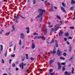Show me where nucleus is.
Masks as SVG:
<instances>
[{"label": "nucleus", "instance_id": "8", "mask_svg": "<svg viewBox=\"0 0 75 75\" xmlns=\"http://www.w3.org/2000/svg\"><path fill=\"white\" fill-rule=\"evenodd\" d=\"M57 64L59 67L58 69H61V64H60V63L57 62Z\"/></svg>", "mask_w": 75, "mask_h": 75}, {"label": "nucleus", "instance_id": "51", "mask_svg": "<svg viewBox=\"0 0 75 75\" xmlns=\"http://www.w3.org/2000/svg\"><path fill=\"white\" fill-rule=\"evenodd\" d=\"M54 73H50V75H54Z\"/></svg>", "mask_w": 75, "mask_h": 75}, {"label": "nucleus", "instance_id": "63", "mask_svg": "<svg viewBox=\"0 0 75 75\" xmlns=\"http://www.w3.org/2000/svg\"><path fill=\"white\" fill-rule=\"evenodd\" d=\"M3 75H7V74H3Z\"/></svg>", "mask_w": 75, "mask_h": 75}, {"label": "nucleus", "instance_id": "22", "mask_svg": "<svg viewBox=\"0 0 75 75\" xmlns=\"http://www.w3.org/2000/svg\"><path fill=\"white\" fill-rule=\"evenodd\" d=\"M52 53L53 54H55V53H56V51H55V48H54Z\"/></svg>", "mask_w": 75, "mask_h": 75}, {"label": "nucleus", "instance_id": "11", "mask_svg": "<svg viewBox=\"0 0 75 75\" xmlns=\"http://www.w3.org/2000/svg\"><path fill=\"white\" fill-rule=\"evenodd\" d=\"M63 34V32L60 31L59 33V37H61L62 35V34Z\"/></svg>", "mask_w": 75, "mask_h": 75}, {"label": "nucleus", "instance_id": "16", "mask_svg": "<svg viewBox=\"0 0 75 75\" xmlns=\"http://www.w3.org/2000/svg\"><path fill=\"white\" fill-rule=\"evenodd\" d=\"M65 35L66 37H68V36H69V33H66L65 34Z\"/></svg>", "mask_w": 75, "mask_h": 75}, {"label": "nucleus", "instance_id": "50", "mask_svg": "<svg viewBox=\"0 0 75 75\" xmlns=\"http://www.w3.org/2000/svg\"><path fill=\"white\" fill-rule=\"evenodd\" d=\"M20 17H21V18H25L23 17L22 16H20Z\"/></svg>", "mask_w": 75, "mask_h": 75}, {"label": "nucleus", "instance_id": "35", "mask_svg": "<svg viewBox=\"0 0 75 75\" xmlns=\"http://www.w3.org/2000/svg\"><path fill=\"white\" fill-rule=\"evenodd\" d=\"M11 57H15V54H13L12 55H11Z\"/></svg>", "mask_w": 75, "mask_h": 75}, {"label": "nucleus", "instance_id": "18", "mask_svg": "<svg viewBox=\"0 0 75 75\" xmlns=\"http://www.w3.org/2000/svg\"><path fill=\"white\" fill-rule=\"evenodd\" d=\"M21 66H24V64L23 63H22L21 64H20V68H21Z\"/></svg>", "mask_w": 75, "mask_h": 75}, {"label": "nucleus", "instance_id": "7", "mask_svg": "<svg viewBox=\"0 0 75 75\" xmlns=\"http://www.w3.org/2000/svg\"><path fill=\"white\" fill-rule=\"evenodd\" d=\"M1 48L0 49V54L1 52V51H3V47L2 45H1Z\"/></svg>", "mask_w": 75, "mask_h": 75}, {"label": "nucleus", "instance_id": "34", "mask_svg": "<svg viewBox=\"0 0 75 75\" xmlns=\"http://www.w3.org/2000/svg\"><path fill=\"white\" fill-rule=\"evenodd\" d=\"M10 32L7 33L5 34V35H8L10 34Z\"/></svg>", "mask_w": 75, "mask_h": 75}, {"label": "nucleus", "instance_id": "47", "mask_svg": "<svg viewBox=\"0 0 75 75\" xmlns=\"http://www.w3.org/2000/svg\"><path fill=\"white\" fill-rule=\"evenodd\" d=\"M64 40L65 41H67V39L66 38H64Z\"/></svg>", "mask_w": 75, "mask_h": 75}, {"label": "nucleus", "instance_id": "56", "mask_svg": "<svg viewBox=\"0 0 75 75\" xmlns=\"http://www.w3.org/2000/svg\"><path fill=\"white\" fill-rule=\"evenodd\" d=\"M33 4H35L36 3L35 1L33 0Z\"/></svg>", "mask_w": 75, "mask_h": 75}, {"label": "nucleus", "instance_id": "60", "mask_svg": "<svg viewBox=\"0 0 75 75\" xmlns=\"http://www.w3.org/2000/svg\"><path fill=\"white\" fill-rule=\"evenodd\" d=\"M68 38H69V39H72V37H69Z\"/></svg>", "mask_w": 75, "mask_h": 75}, {"label": "nucleus", "instance_id": "10", "mask_svg": "<svg viewBox=\"0 0 75 75\" xmlns=\"http://www.w3.org/2000/svg\"><path fill=\"white\" fill-rule=\"evenodd\" d=\"M64 74L66 75H71V73H69V72L66 71L65 72Z\"/></svg>", "mask_w": 75, "mask_h": 75}, {"label": "nucleus", "instance_id": "6", "mask_svg": "<svg viewBox=\"0 0 75 75\" xmlns=\"http://www.w3.org/2000/svg\"><path fill=\"white\" fill-rule=\"evenodd\" d=\"M21 38L22 39H24V35L23 33L21 34Z\"/></svg>", "mask_w": 75, "mask_h": 75}, {"label": "nucleus", "instance_id": "4", "mask_svg": "<svg viewBox=\"0 0 75 75\" xmlns=\"http://www.w3.org/2000/svg\"><path fill=\"white\" fill-rule=\"evenodd\" d=\"M43 28L42 29L43 31H45L44 35H45L47 34V28L43 26Z\"/></svg>", "mask_w": 75, "mask_h": 75}, {"label": "nucleus", "instance_id": "5", "mask_svg": "<svg viewBox=\"0 0 75 75\" xmlns=\"http://www.w3.org/2000/svg\"><path fill=\"white\" fill-rule=\"evenodd\" d=\"M54 41L55 42V40L54 41V40H52L50 42V40H48L47 41V44H50V43H53V42H54Z\"/></svg>", "mask_w": 75, "mask_h": 75}, {"label": "nucleus", "instance_id": "55", "mask_svg": "<svg viewBox=\"0 0 75 75\" xmlns=\"http://www.w3.org/2000/svg\"><path fill=\"white\" fill-rule=\"evenodd\" d=\"M29 33H30V31L29 30L27 31V34H28Z\"/></svg>", "mask_w": 75, "mask_h": 75}, {"label": "nucleus", "instance_id": "17", "mask_svg": "<svg viewBox=\"0 0 75 75\" xmlns=\"http://www.w3.org/2000/svg\"><path fill=\"white\" fill-rule=\"evenodd\" d=\"M55 42L56 43V47H58V44H57V41L55 40Z\"/></svg>", "mask_w": 75, "mask_h": 75}, {"label": "nucleus", "instance_id": "41", "mask_svg": "<svg viewBox=\"0 0 75 75\" xmlns=\"http://www.w3.org/2000/svg\"><path fill=\"white\" fill-rule=\"evenodd\" d=\"M38 38V36H36L34 38V40H36V39Z\"/></svg>", "mask_w": 75, "mask_h": 75}, {"label": "nucleus", "instance_id": "1", "mask_svg": "<svg viewBox=\"0 0 75 75\" xmlns=\"http://www.w3.org/2000/svg\"><path fill=\"white\" fill-rule=\"evenodd\" d=\"M38 12L39 13H40L39 14L38 16L36 18V19L39 18V22H41L42 20V15H43V13H45V11L44 10L41 9H39L38 10Z\"/></svg>", "mask_w": 75, "mask_h": 75}, {"label": "nucleus", "instance_id": "13", "mask_svg": "<svg viewBox=\"0 0 75 75\" xmlns=\"http://www.w3.org/2000/svg\"><path fill=\"white\" fill-rule=\"evenodd\" d=\"M60 8H61V10L63 12H65V9L63 7H61Z\"/></svg>", "mask_w": 75, "mask_h": 75}, {"label": "nucleus", "instance_id": "14", "mask_svg": "<svg viewBox=\"0 0 75 75\" xmlns=\"http://www.w3.org/2000/svg\"><path fill=\"white\" fill-rule=\"evenodd\" d=\"M60 23H61L62 24H63L64 23H65V21H60Z\"/></svg>", "mask_w": 75, "mask_h": 75}, {"label": "nucleus", "instance_id": "32", "mask_svg": "<svg viewBox=\"0 0 75 75\" xmlns=\"http://www.w3.org/2000/svg\"><path fill=\"white\" fill-rule=\"evenodd\" d=\"M70 29H72V30H73V29H74V27L73 26H71L70 27Z\"/></svg>", "mask_w": 75, "mask_h": 75}, {"label": "nucleus", "instance_id": "29", "mask_svg": "<svg viewBox=\"0 0 75 75\" xmlns=\"http://www.w3.org/2000/svg\"><path fill=\"white\" fill-rule=\"evenodd\" d=\"M19 44L20 45H21V40H20Z\"/></svg>", "mask_w": 75, "mask_h": 75}, {"label": "nucleus", "instance_id": "61", "mask_svg": "<svg viewBox=\"0 0 75 75\" xmlns=\"http://www.w3.org/2000/svg\"><path fill=\"white\" fill-rule=\"evenodd\" d=\"M22 61H24V58H23L22 60Z\"/></svg>", "mask_w": 75, "mask_h": 75}, {"label": "nucleus", "instance_id": "36", "mask_svg": "<svg viewBox=\"0 0 75 75\" xmlns=\"http://www.w3.org/2000/svg\"><path fill=\"white\" fill-rule=\"evenodd\" d=\"M2 64H4V61L3 59H2Z\"/></svg>", "mask_w": 75, "mask_h": 75}, {"label": "nucleus", "instance_id": "3", "mask_svg": "<svg viewBox=\"0 0 75 75\" xmlns=\"http://www.w3.org/2000/svg\"><path fill=\"white\" fill-rule=\"evenodd\" d=\"M57 54L58 56H61V54H62V52L59 50V49H58L57 50Z\"/></svg>", "mask_w": 75, "mask_h": 75}, {"label": "nucleus", "instance_id": "42", "mask_svg": "<svg viewBox=\"0 0 75 75\" xmlns=\"http://www.w3.org/2000/svg\"><path fill=\"white\" fill-rule=\"evenodd\" d=\"M42 59H45V56H43L42 57Z\"/></svg>", "mask_w": 75, "mask_h": 75}, {"label": "nucleus", "instance_id": "28", "mask_svg": "<svg viewBox=\"0 0 75 75\" xmlns=\"http://www.w3.org/2000/svg\"><path fill=\"white\" fill-rule=\"evenodd\" d=\"M62 5L63 7H65L66 5L64 2L62 3Z\"/></svg>", "mask_w": 75, "mask_h": 75}, {"label": "nucleus", "instance_id": "31", "mask_svg": "<svg viewBox=\"0 0 75 75\" xmlns=\"http://www.w3.org/2000/svg\"><path fill=\"white\" fill-rule=\"evenodd\" d=\"M60 58L61 59H63V60H64L65 59V58L62 57H60Z\"/></svg>", "mask_w": 75, "mask_h": 75}, {"label": "nucleus", "instance_id": "27", "mask_svg": "<svg viewBox=\"0 0 75 75\" xmlns=\"http://www.w3.org/2000/svg\"><path fill=\"white\" fill-rule=\"evenodd\" d=\"M53 71V70L52 69H49V72H50V73H51V72H52V71Z\"/></svg>", "mask_w": 75, "mask_h": 75}, {"label": "nucleus", "instance_id": "53", "mask_svg": "<svg viewBox=\"0 0 75 75\" xmlns=\"http://www.w3.org/2000/svg\"><path fill=\"white\" fill-rule=\"evenodd\" d=\"M23 66H21L22 69H24V67Z\"/></svg>", "mask_w": 75, "mask_h": 75}, {"label": "nucleus", "instance_id": "37", "mask_svg": "<svg viewBox=\"0 0 75 75\" xmlns=\"http://www.w3.org/2000/svg\"><path fill=\"white\" fill-rule=\"evenodd\" d=\"M12 28H13V30H15V28H14V25L12 26Z\"/></svg>", "mask_w": 75, "mask_h": 75}, {"label": "nucleus", "instance_id": "9", "mask_svg": "<svg viewBox=\"0 0 75 75\" xmlns=\"http://www.w3.org/2000/svg\"><path fill=\"white\" fill-rule=\"evenodd\" d=\"M44 4L46 5H49V4H50V3H49L47 2V1H46L44 2Z\"/></svg>", "mask_w": 75, "mask_h": 75}, {"label": "nucleus", "instance_id": "2", "mask_svg": "<svg viewBox=\"0 0 75 75\" xmlns=\"http://www.w3.org/2000/svg\"><path fill=\"white\" fill-rule=\"evenodd\" d=\"M59 27V24H57L55 25L54 27V28H55L54 29V30L55 31H57V30H58L59 29L58 27Z\"/></svg>", "mask_w": 75, "mask_h": 75}, {"label": "nucleus", "instance_id": "38", "mask_svg": "<svg viewBox=\"0 0 75 75\" xmlns=\"http://www.w3.org/2000/svg\"><path fill=\"white\" fill-rule=\"evenodd\" d=\"M72 48V47H70L69 50V52H71V50Z\"/></svg>", "mask_w": 75, "mask_h": 75}, {"label": "nucleus", "instance_id": "52", "mask_svg": "<svg viewBox=\"0 0 75 75\" xmlns=\"http://www.w3.org/2000/svg\"><path fill=\"white\" fill-rule=\"evenodd\" d=\"M66 43H67V44H68V45H69V44H70L69 42H68V41H67L66 42Z\"/></svg>", "mask_w": 75, "mask_h": 75}, {"label": "nucleus", "instance_id": "57", "mask_svg": "<svg viewBox=\"0 0 75 75\" xmlns=\"http://www.w3.org/2000/svg\"><path fill=\"white\" fill-rule=\"evenodd\" d=\"M42 38H43V40H45V37L43 38V37H42Z\"/></svg>", "mask_w": 75, "mask_h": 75}, {"label": "nucleus", "instance_id": "40", "mask_svg": "<svg viewBox=\"0 0 75 75\" xmlns=\"http://www.w3.org/2000/svg\"><path fill=\"white\" fill-rule=\"evenodd\" d=\"M16 45H15L14 48V51H15L16 50Z\"/></svg>", "mask_w": 75, "mask_h": 75}, {"label": "nucleus", "instance_id": "49", "mask_svg": "<svg viewBox=\"0 0 75 75\" xmlns=\"http://www.w3.org/2000/svg\"><path fill=\"white\" fill-rule=\"evenodd\" d=\"M26 30H30V28H29L27 27L26 28Z\"/></svg>", "mask_w": 75, "mask_h": 75}, {"label": "nucleus", "instance_id": "33", "mask_svg": "<svg viewBox=\"0 0 75 75\" xmlns=\"http://www.w3.org/2000/svg\"><path fill=\"white\" fill-rule=\"evenodd\" d=\"M65 70V68H64V67H63L62 70L63 71H64Z\"/></svg>", "mask_w": 75, "mask_h": 75}, {"label": "nucleus", "instance_id": "12", "mask_svg": "<svg viewBox=\"0 0 75 75\" xmlns=\"http://www.w3.org/2000/svg\"><path fill=\"white\" fill-rule=\"evenodd\" d=\"M35 44L34 43H33L32 47V49H34V48H35Z\"/></svg>", "mask_w": 75, "mask_h": 75}, {"label": "nucleus", "instance_id": "45", "mask_svg": "<svg viewBox=\"0 0 75 75\" xmlns=\"http://www.w3.org/2000/svg\"><path fill=\"white\" fill-rule=\"evenodd\" d=\"M5 57H7V51L5 53Z\"/></svg>", "mask_w": 75, "mask_h": 75}, {"label": "nucleus", "instance_id": "19", "mask_svg": "<svg viewBox=\"0 0 75 75\" xmlns=\"http://www.w3.org/2000/svg\"><path fill=\"white\" fill-rule=\"evenodd\" d=\"M57 18L58 19H59V20H61V17H60L58 16V15H57Z\"/></svg>", "mask_w": 75, "mask_h": 75}, {"label": "nucleus", "instance_id": "58", "mask_svg": "<svg viewBox=\"0 0 75 75\" xmlns=\"http://www.w3.org/2000/svg\"><path fill=\"white\" fill-rule=\"evenodd\" d=\"M16 71H18V68H16Z\"/></svg>", "mask_w": 75, "mask_h": 75}, {"label": "nucleus", "instance_id": "62", "mask_svg": "<svg viewBox=\"0 0 75 75\" xmlns=\"http://www.w3.org/2000/svg\"><path fill=\"white\" fill-rule=\"evenodd\" d=\"M54 8H55V9H57V7H55V6H54Z\"/></svg>", "mask_w": 75, "mask_h": 75}, {"label": "nucleus", "instance_id": "26", "mask_svg": "<svg viewBox=\"0 0 75 75\" xmlns=\"http://www.w3.org/2000/svg\"><path fill=\"white\" fill-rule=\"evenodd\" d=\"M26 59H28V54H26Z\"/></svg>", "mask_w": 75, "mask_h": 75}, {"label": "nucleus", "instance_id": "54", "mask_svg": "<svg viewBox=\"0 0 75 75\" xmlns=\"http://www.w3.org/2000/svg\"><path fill=\"white\" fill-rule=\"evenodd\" d=\"M30 59H31V60H34V58H33V57H31Z\"/></svg>", "mask_w": 75, "mask_h": 75}, {"label": "nucleus", "instance_id": "30", "mask_svg": "<svg viewBox=\"0 0 75 75\" xmlns=\"http://www.w3.org/2000/svg\"><path fill=\"white\" fill-rule=\"evenodd\" d=\"M19 17L18 16H17L16 17H15V18L16 19V20H18V19Z\"/></svg>", "mask_w": 75, "mask_h": 75}, {"label": "nucleus", "instance_id": "25", "mask_svg": "<svg viewBox=\"0 0 75 75\" xmlns=\"http://www.w3.org/2000/svg\"><path fill=\"white\" fill-rule=\"evenodd\" d=\"M38 39H41V38H42V36H39L38 37Z\"/></svg>", "mask_w": 75, "mask_h": 75}, {"label": "nucleus", "instance_id": "20", "mask_svg": "<svg viewBox=\"0 0 75 75\" xmlns=\"http://www.w3.org/2000/svg\"><path fill=\"white\" fill-rule=\"evenodd\" d=\"M12 67H16V64L14 63H13L12 64Z\"/></svg>", "mask_w": 75, "mask_h": 75}, {"label": "nucleus", "instance_id": "21", "mask_svg": "<svg viewBox=\"0 0 75 75\" xmlns=\"http://www.w3.org/2000/svg\"><path fill=\"white\" fill-rule=\"evenodd\" d=\"M74 67H72V71H71V73L72 74H74Z\"/></svg>", "mask_w": 75, "mask_h": 75}, {"label": "nucleus", "instance_id": "59", "mask_svg": "<svg viewBox=\"0 0 75 75\" xmlns=\"http://www.w3.org/2000/svg\"><path fill=\"white\" fill-rule=\"evenodd\" d=\"M36 34H37V33H33V35H36Z\"/></svg>", "mask_w": 75, "mask_h": 75}, {"label": "nucleus", "instance_id": "64", "mask_svg": "<svg viewBox=\"0 0 75 75\" xmlns=\"http://www.w3.org/2000/svg\"><path fill=\"white\" fill-rule=\"evenodd\" d=\"M16 23H18V21L17 20L16 21Z\"/></svg>", "mask_w": 75, "mask_h": 75}, {"label": "nucleus", "instance_id": "44", "mask_svg": "<svg viewBox=\"0 0 75 75\" xmlns=\"http://www.w3.org/2000/svg\"><path fill=\"white\" fill-rule=\"evenodd\" d=\"M51 9L52 11H53V8H52V6H51Z\"/></svg>", "mask_w": 75, "mask_h": 75}, {"label": "nucleus", "instance_id": "48", "mask_svg": "<svg viewBox=\"0 0 75 75\" xmlns=\"http://www.w3.org/2000/svg\"><path fill=\"white\" fill-rule=\"evenodd\" d=\"M11 61H12L11 59H10L9 61V63L10 64H11Z\"/></svg>", "mask_w": 75, "mask_h": 75}, {"label": "nucleus", "instance_id": "23", "mask_svg": "<svg viewBox=\"0 0 75 75\" xmlns=\"http://www.w3.org/2000/svg\"><path fill=\"white\" fill-rule=\"evenodd\" d=\"M73 59V57H71L70 58V59H69V61H72Z\"/></svg>", "mask_w": 75, "mask_h": 75}, {"label": "nucleus", "instance_id": "24", "mask_svg": "<svg viewBox=\"0 0 75 75\" xmlns=\"http://www.w3.org/2000/svg\"><path fill=\"white\" fill-rule=\"evenodd\" d=\"M74 10V8L73 7H72L70 8V10L71 11Z\"/></svg>", "mask_w": 75, "mask_h": 75}, {"label": "nucleus", "instance_id": "43", "mask_svg": "<svg viewBox=\"0 0 75 75\" xmlns=\"http://www.w3.org/2000/svg\"><path fill=\"white\" fill-rule=\"evenodd\" d=\"M61 64L62 65H64L65 64V63H61Z\"/></svg>", "mask_w": 75, "mask_h": 75}, {"label": "nucleus", "instance_id": "46", "mask_svg": "<svg viewBox=\"0 0 75 75\" xmlns=\"http://www.w3.org/2000/svg\"><path fill=\"white\" fill-rule=\"evenodd\" d=\"M48 27H50V28H51V27H53V26L52 25H49L48 26Z\"/></svg>", "mask_w": 75, "mask_h": 75}, {"label": "nucleus", "instance_id": "39", "mask_svg": "<svg viewBox=\"0 0 75 75\" xmlns=\"http://www.w3.org/2000/svg\"><path fill=\"white\" fill-rule=\"evenodd\" d=\"M63 55L64 56H66L67 55V53H63Z\"/></svg>", "mask_w": 75, "mask_h": 75}, {"label": "nucleus", "instance_id": "15", "mask_svg": "<svg viewBox=\"0 0 75 75\" xmlns=\"http://www.w3.org/2000/svg\"><path fill=\"white\" fill-rule=\"evenodd\" d=\"M54 62V60H52V59H51L49 63H50V64H51L52 63V62Z\"/></svg>", "mask_w": 75, "mask_h": 75}]
</instances>
